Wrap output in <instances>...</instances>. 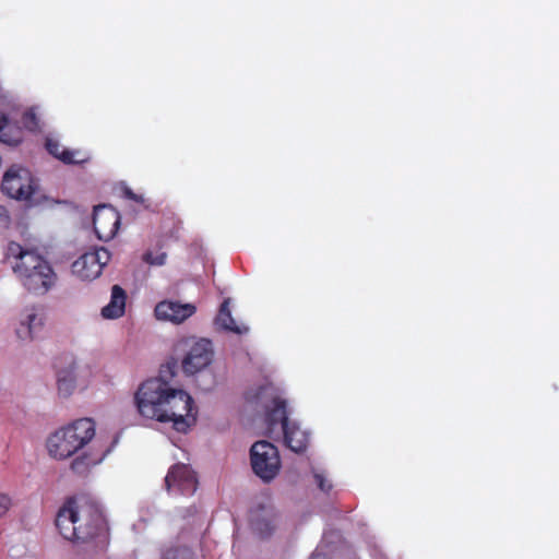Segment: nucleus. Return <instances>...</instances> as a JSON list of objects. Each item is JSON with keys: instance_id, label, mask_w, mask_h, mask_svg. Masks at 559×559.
Segmentation results:
<instances>
[{"instance_id": "obj_1", "label": "nucleus", "mask_w": 559, "mask_h": 559, "mask_svg": "<svg viewBox=\"0 0 559 559\" xmlns=\"http://www.w3.org/2000/svg\"><path fill=\"white\" fill-rule=\"evenodd\" d=\"M141 416L160 423H173L178 432H187L197 423L198 409L189 393L174 389L160 377L146 380L134 396Z\"/></svg>"}, {"instance_id": "obj_2", "label": "nucleus", "mask_w": 559, "mask_h": 559, "mask_svg": "<svg viewBox=\"0 0 559 559\" xmlns=\"http://www.w3.org/2000/svg\"><path fill=\"white\" fill-rule=\"evenodd\" d=\"M56 526L64 539L87 543L106 531L102 511L93 503L68 499L59 509Z\"/></svg>"}, {"instance_id": "obj_3", "label": "nucleus", "mask_w": 559, "mask_h": 559, "mask_svg": "<svg viewBox=\"0 0 559 559\" xmlns=\"http://www.w3.org/2000/svg\"><path fill=\"white\" fill-rule=\"evenodd\" d=\"M8 257L14 259L13 273L28 293L43 296L55 286L57 274L50 263L35 250L10 242Z\"/></svg>"}, {"instance_id": "obj_4", "label": "nucleus", "mask_w": 559, "mask_h": 559, "mask_svg": "<svg viewBox=\"0 0 559 559\" xmlns=\"http://www.w3.org/2000/svg\"><path fill=\"white\" fill-rule=\"evenodd\" d=\"M95 421L91 418H80L55 431L47 440L50 456L66 460L83 449L95 437Z\"/></svg>"}, {"instance_id": "obj_5", "label": "nucleus", "mask_w": 559, "mask_h": 559, "mask_svg": "<svg viewBox=\"0 0 559 559\" xmlns=\"http://www.w3.org/2000/svg\"><path fill=\"white\" fill-rule=\"evenodd\" d=\"M37 190V180L25 167L12 165L3 174L1 191L11 199L32 202Z\"/></svg>"}, {"instance_id": "obj_6", "label": "nucleus", "mask_w": 559, "mask_h": 559, "mask_svg": "<svg viewBox=\"0 0 559 559\" xmlns=\"http://www.w3.org/2000/svg\"><path fill=\"white\" fill-rule=\"evenodd\" d=\"M250 463L253 473L265 483L273 480L282 467L278 449L266 440L251 445Z\"/></svg>"}, {"instance_id": "obj_7", "label": "nucleus", "mask_w": 559, "mask_h": 559, "mask_svg": "<svg viewBox=\"0 0 559 559\" xmlns=\"http://www.w3.org/2000/svg\"><path fill=\"white\" fill-rule=\"evenodd\" d=\"M110 258V252L104 247L87 251L72 263V273L83 281H93L102 274Z\"/></svg>"}, {"instance_id": "obj_8", "label": "nucleus", "mask_w": 559, "mask_h": 559, "mask_svg": "<svg viewBox=\"0 0 559 559\" xmlns=\"http://www.w3.org/2000/svg\"><path fill=\"white\" fill-rule=\"evenodd\" d=\"M214 358V348L209 338H199L191 343L181 361L186 374H194L211 365Z\"/></svg>"}, {"instance_id": "obj_9", "label": "nucleus", "mask_w": 559, "mask_h": 559, "mask_svg": "<svg viewBox=\"0 0 559 559\" xmlns=\"http://www.w3.org/2000/svg\"><path fill=\"white\" fill-rule=\"evenodd\" d=\"M119 227L120 214L115 207L108 204H99L94 207L93 228L99 240L112 239Z\"/></svg>"}, {"instance_id": "obj_10", "label": "nucleus", "mask_w": 559, "mask_h": 559, "mask_svg": "<svg viewBox=\"0 0 559 559\" xmlns=\"http://www.w3.org/2000/svg\"><path fill=\"white\" fill-rule=\"evenodd\" d=\"M165 487L169 492L177 491L191 496L198 488L197 475L189 465L177 463L169 468L165 477Z\"/></svg>"}, {"instance_id": "obj_11", "label": "nucleus", "mask_w": 559, "mask_h": 559, "mask_svg": "<svg viewBox=\"0 0 559 559\" xmlns=\"http://www.w3.org/2000/svg\"><path fill=\"white\" fill-rule=\"evenodd\" d=\"M197 311L192 304H180L178 301L163 300L155 307V317L158 320L170 321L173 323H182Z\"/></svg>"}, {"instance_id": "obj_12", "label": "nucleus", "mask_w": 559, "mask_h": 559, "mask_svg": "<svg viewBox=\"0 0 559 559\" xmlns=\"http://www.w3.org/2000/svg\"><path fill=\"white\" fill-rule=\"evenodd\" d=\"M44 311L40 307L26 308L21 313L16 335L20 340H34L44 326Z\"/></svg>"}, {"instance_id": "obj_13", "label": "nucleus", "mask_w": 559, "mask_h": 559, "mask_svg": "<svg viewBox=\"0 0 559 559\" xmlns=\"http://www.w3.org/2000/svg\"><path fill=\"white\" fill-rule=\"evenodd\" d=\"M59 394L69 396L75 388V361L72 355H63L55 361Z\"/></svg>"}, {"instance_id": "obj_14", "label": "nucleus", "mask_w": 559, "mask_h": 559, "mask_svg": "<svg viewBox=\"0 0 559 559\" xmlns=\"http://www.w3.org/2000/svg\"><path fill=\"white\" fill-rule=\"evenodd\" d=\"M283 440L284 444L295 453H304L310 443V435L307 430L300 428L299 424L290 420L284 425Z\"/></svg>"}, {"instance_id": "obj_15", "label": "nucleus", "mask_w": 559, "mask_h": 559, "mask_svg": "<svg viewBox=\"0 0 559 559\" xmlns=\"http://www.w3.org/2000/svg\"><path fill=\"white\" fill-rule=\"evenodd\" d=\"M108 452L109 449L84 452L71 462L70 468L78 475H86L93 466L105 459Z\"/></svg>"}, {"instance_id": "obj_16", "label": "nucleus", "mask_w": 559, "mask_h": 559, "mask_svg": "<svg viewBox=\"0 0 559 559\" xmlns=\"http://www.w3.org/2000/svg\"><path fill=\"white\" fill-rule=\"evenodd\" d=\"M126 290L119 285H114L111 287L110 301L102 309V316L106 319L120 318L126 310Z\"/></svg>"}, {"instance_id": "obj_17", "label": "nucleus", "mask_w": 559, "mask_h": 559, "mask_svg": "<svg viewBox=\"0 0 559 559\" xmlns=\"http://www.w3.org/2000/svg\"><path fill=\"white\" fill-rule=\"evenodd\" d=\"M229 304V298L224 299V301L221 304L218 313L215 318V324L225 331L233 332L238 335L246 334L249 331L248 326L245 324L236 323L231 316Z\"/></svg>"}, {"instance_id": "obj_18", "label": "nucleus", "mask_w": 559, "mask_h": 559, "mask_svg": "<svg viewBox=\"0 0 559 559\" xmlns=\"http://www.w3.org/2000/svg\"><path fill=\"white\" fill-rule=\"evenodd\" d=\"M265 421L267 425V430L271 432L273 429L281 424L282 429L284 425L290 423L287 413L286 401L276 397L273 401V407L266 412Z\"/></svg>"}, {"instance_id": "obj_19", "label": "nucleus", "mask_w": 559, "mask_h": 559, "mask_svg": "<svg viewBox=\"0 0 559 559\" xmlns=\"http://www.w3.org/2000/svg\"><path fill=\"white\" fill-rule=\"evenodd\" d=\"M45 146L50 155L64 164H78L85 160L84 158H76V155L80 154L79 151H71L63 147L56 139L47 138Z\"/></svg>"}, {"instance_id": "obj_20", "label": "nucleus", "mask_w": 559, "mask_h": 559, "mask_svg": "<svg viewBox=\"0 0 559 559\" xmlns=\"http://www.w3.org/2000/svg\"><path fill=\"white\" fill-rule=\"evenodd\" d=\"M23 140V130L15 123H12L9 119L3 130L0 132V141L8 145H19Z\"/></svg>"}, {"instance_id": "obj_21", "label": "nucleus", "mask_w": 559, "mask_h": 559, "mask_svg": "<svg viewBox=\"0 0 559 559\" xmlns=\"http://www.w3.org/2000/svg\"><path fill=\"white\" fill-rule=\"evenodd\" d=\"M251 526L263 538L270 536L275 528L274 522L269 514L265 516L252 515Z\"/></svg>"}, {"instance_id": "obj_22", "label": "nucleus", "mask_w": 559, "mask_h": 559, "mask_svg": "<svg viewBox=\"0 0 559 559\" xmlns=\"http://www.w3.org/2000/svg\"><path fill=\"white\" fill-rule=\"evenodd\" d=\"M163 246L158 245V248L156 251L154 250H146L143 255L142 260L146 264L151 266H163L166 264L167 261V253L165 251H162Z\"/></svg>"}, {"instance_id": "obj_23", "label": "nucleus", "mask_w": 559, "mask_h": 559, "mask_svg": "<svg viewBox=\"0 0 559 559\" xmlns=\"http://www.w3.org/2000/svg\"><path fill=\"white\" fill-rule=\"evenodd\" d=\"M163 559H191V551L187 548H171L164 554Z\"/></svg>"}, {"instance_id": "obj_24", "label": "nucleus", "mask_w": 559, "mask_h": 559, "mask_svg": "<svg viewBox=\"0 0 559 559\" xmlns=\"http://www.w3.org/2000/svg\"><path fill=\"white\" fill-rule=\"evenodd\" d=\"M313 478H314V481L318 486V488L328 493L331 491L332 489V484L331 481L325 477V475L321 472H313Z\"/></svg>"}, {"instance_id": "obj_25", "label": "nucleus", "mask_w": 559, "mask_h": 559, "mask_svg": "<svg viewBox=\"0 0 559 559\" xmlns=\"http://www.w3.org/2000/svg\"><path fill=\"white\" fill-rule=\"evenodd\" d=\"M11 507V499L8 495L0 493V518L3 516Z\"/></svg>"}, {"instance_id": "obj_26", "label": "nucleus", "mask_w": 559, "mask_h": 559, "mask_svg": "<svg viewBox=\"0 0 559 559\" xmlns=\"http://www.w3.org/2000/svg\"><path fill=\"white\" fill-rule=\"evenodd\" d=\"M124 195L134 202L144 203V198L142 195L134 193L131 189H126Z\"/></svg>"}, {"instance_id": "obj_27", "label": "nucleus", "mask_w": 559, "mask_h": 559, "mask_svg": "<svg viewBox=\"0 0 559 559\" xmlns=\"http://www.w3.org/2000/svg\"><path fill=\"white\" fill-rule=\"evenodd\" d=\"M35 119H36V116H35V114H34V112H26V114L24 115V120H25V122H27L28 120L35 121Z\"/></svg>"}, {"instance_id": "obj_28", "label": "nucleus", "mask_w": 559, "mask_h": 559, "mask_svg": "<svg viewBox=\"0 0 559 559\" xmlns=\"http://www.w3.org/2000/svg\"><path fill=\"white\" fill-rule=\"evenodd\" d=\"M165 368H166V370L162 369L160 373L168 372L170 374V377H173L174 376L173 367L170 365H167V366H165Z\"/></svg>"}]
</instances>
